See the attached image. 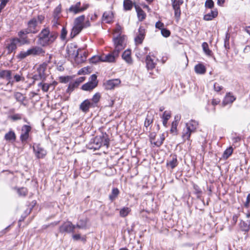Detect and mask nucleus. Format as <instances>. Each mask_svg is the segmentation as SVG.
Returning <instances> with one entry per match:
<instances>
[{
	"label": "nucleus",
	"mask_w": 250,
	"mask_h": 250,
	"mask_svg": "<svg viewBox=\"0 0 250 250\" xmlns=\"http://www.w3.org/2000/svg\"><path fill=\"white\" fill-rule=\"evenodd\" d=\"M58 36L57 32L50 31L49 27H45L38 34L37 43L42 47H46L53 43Z\"/></svg>",
	"instance_id": "f257e3e1"
},
{
	"label": "nucleus",
	"mask_w": 250,
	"mask_h": 250,
	"mask_svg": "<svg viewBox=\"0 0 250 250\" xmlns=\"http://www.w3.org/2000/svg\"><path fill=\"white\" fill-rule=\"evenodd\" d=\"M109 145L108 135L105 132H101L91 139L87 146V148L90 149L98 150L102 146H105L107 148Z\"/></svg>",
	"instance_id": "f03ea898"
},
{
	"label": "nucleus",
	"mask_w": 250,
	"mask_h": 250,
	"mask_svg": "<svg viewBox=\"0 0 250 250\" xmlns=\"http://www.w3.org/2000/svg\"><path fill=\"white\" fill-rule=\"evenodd\" d=\"M77 48L76 45L70 44L67 47V53L69 56L74 58L75 61L77 63H82L86 60V58L85 56H79V51L81 49H77Z\"/></svg>",
	"instance_id": "7ed1b4c3"
},
{
	"label": "nucleus",
	"mask_w": 250,
	"mask_h": 250,
	"mask_svg": "<svg viewBox=\"0 0 250 250\" xmlns=\"http://www.w3.org/2000/svg\"><path fill=\"white\" fill-rule=\"evenodd\" d=\"M85 20V16L84 15L77 17L74 21V26L72 28L70 33V37L74 38L78 35L83 30V25Z\"/></svg>",
	"instance_id": "20e7f679"
},
{
	"label": "nucleus",
	"mask_w": 250,
	"mask_h": 250,
	"mask_svg": "<svg viewBox=\"0 0 250 250\" xmlns=\"http://www.w3.org/2000/svg\"><path fill=\"white\" fill-rule=\"evenodd\" d=\"M198 125V123L193 120H190L186 124V130H184L182 137L184 140H189L191 134L194 132Z\"/></svg>",
	"instance_id": "39448f33"
},
{
	"label": "nucleus",
	"mask_w": 250,
	"mask_h": 250,
	"mask_svg": "<svg viewBox=\"0 0 250 250\" xmlns=\"http://www.w3.org/2000/svg\"><path fill=\"white\" fill-rule=\"evenodd\" d=\"M19 45H20V40L18 37H13L10 38L5 45V48L7 50V54L9 55L13 53V56L15 54Z\"/></svg>",
	"instance_id": "423d86ee"
},
{
	"label": "nucleus",
	"mask_w": 250,
	"mask_h": 250,
	"mask_svg": "<svg viewBox=\"0 0 250 250\" xmlns=\"http://www.w3.org/2000/svg\"><path fill=\"white\" fill-rule=\"evenodd\" d=\"M75 229V225L70 221H66L60 226L59 230L61 233L65 234L73 233Z\"/></svg>",
	"instance_id": "0eeeda50"
},
{
	"label": "nucleus",
	"mask_w": 250,
	"mask_h": 250,
	"mask_svg": "<svg viewBox=\"0 0 250 250\" xmlns=\"http://www.w3.org/2000/svg\"><path fill=\"white\" fill-rule=\"evenodd\" d=\"M32 127L29 125H24L21 128V133L20 137V141L22 144H25L29 138V133L31 132Z\"/></svg>",
	"instance_id": "6e6552de"
},
{
	"label": "nucleus",
	"mask_w": 250,
	"mask_h": 250,
	"mask_svg": "<svg viewBox=\"0 0 250 250\" xmlns=\"http://www.w3.org/2000/svg\"><path fill=\"white\" fill-rule=\"evenodd\" d=\"M33 149L35 155L38 159H43L47 154L46 151L41 146L40 144L34 143Z\"/></svg>",
	"instance_id": "1a4fd4ad"
},
{
	"label": "nucleus",
	"mask_w": 250,
	"mask_h": 250,
	"mask_svg": "<svg viewBox=\"0 0 250 250\" xmlns=\"http://www.w3.org/2000/svg\"><path fill=\"white\" fill-rule=\"evenodd\" d=\"M121 82L119 79H111L105 81L103 83V86L105 90H112L118 86Z\"/></svg>",
	"instance_id": "9d476101"
},
{
	"label": "nucleus",
	"mask_w": 250,
	"mask_h": 250,
	"mask_svg": "<svg viewBox=\"0 0 250 250\" xmlns=\"http://www.w3.org/2000/svg\"><path fill=\"white\" fill-rule=\"evenodd\" d=\"M29 34L31 33L26 28L22 29L18 33L20 45L27 44L29 43V41L26 36V35Z\"/></svg>",
	"instance_id": "9b49d317"
},
{
	"label": "nucleus",
	"mask_w": 250,
	"mask_h": 250,
	"mask_svg": "<svg viewBox=\"0 0 250 250\" xmlns=\"http://www.w3.org/2000/svg\"><path fill=\"white\" fill-rule=\"evenodd\" d=\"M27 27L26 29L31 34H36L39 29H37V19L34 17L30 19L27 23Z\"/></svg>",
	"instance_id": "f8f14e48"
},
{
	"label": "nucleus",
	"mask_w": 250,
	"mask_h": 250,
	"mask_svg": "<svg viewBox=\"0 0 250 250\" xmlns=\"http://www.w3.org/2000/svg\"><path fill=\"white\" fill-rule=\"evenodd\" d=\"M120 53L116 51L113 50L105 56H103V62H113L115 61L116 59L119 56Z\"/></svg>",
	"instance_id": "ddd939ff"
},
{
	"label": "nucleus",
	"mask_w": 250,
	"mask_h": 250,
	"mask_svg": "<svg viewBox=\"0 0 250 250\" xmlns=\"http://www.w3.org/2000/svg\"><path fill=\"white\" fill-rule=\"evenodd\" d=\"M124 40V37L121 35H119L114 39V43L115 46L114 50L119 53H120V52L124 48V46L123 45Z\"/></svg>",
	"instance_id": "4468645a"
},
{
	"label": "nucleus",
	"mask_w": 250,
	"mask_h": 250,
	"mask_svg": "<svg viewBox=\"0 0 250 250\" xmlns=\"http://www.w3.org/2000/svg\"><path fill=\"white\" fill-rule=\"evenodd\" d=\"M0 79H6L9 84H13L14 81H12V72L9 70H0Z\"/></svg>",
	"instance_id": "2eb2a0df"
},
{
	"label": "nucleus",
	"mask_w": 250,
	"mask_h": 250,
	"mask_svg": "<svg viewBox=\"0 0 250 250\" xmlns=\"http://www.w3.org/2000/svg\"><path fill=\"white\" fill-rule=\"evenodd\" d=\"M90 107H94V104L91 103L90 100L86 99L81 104L79 109L83 113H86Z\"/></svg>",
	"instance_id": "dca6fc26"
},
{
	"label": "nucleus",
	"mask_w": 250,
	"mask_h": 250,
	"mask_svg": "<svg viewBox=\"0 0 250 250\" xmlns=\"http://www.w3.org/2000/svg\"><path fill=\"white\" fill-rule=\"evenodd\" d=\"M81 2H77L75 4L71 5L68 9H66V12L76 15L81 13L80 6Z\"/></svg>",
	"instance_id": "f3484780"
},
{
	"label": "nucleus",
	"mask_w": 250,
	"mask_h": 250,
	"mask_svg": "<svg viewBox=\"0 0 250 250\" xmlns=\"http://www.w3.org/2000/svg\"><path fill=\"white\" fill-rule=\"evenodd\" d=\"M145 37V29L143 26H140L138 29V34L135 38L136 43H142Z\"/></svg>",
	"instance_id": "a211bd4d"
},
{
	"label": "nucleus",
	"mask_w": 250,
	"mask_h": 250,
	"mask_svg": "<svg viewBox=\"0 0 250 250\" xmlns=\"http://www.w3.org/2000/svg\"><path fill=\"white\" fill-rule=\"evenodd\" d=\"M30 55L37 56L43 55L45 53L44 50L41 47L34 46L28 49Z\"/></svg>",
	"instance_id": "6ab92c4d"
},
{
	"label": "nucleus",
	"mask_w": 250,
	"mask_h": 250,
	"mask_svg": "<svg viewBox=\"0 0 250 250\" xmlns=\"http://www.w3.org/2000/svg\"><path fill=\"white\" fill-rule=\"evenodd\" d=\"M178 165V160L176 155H173L169 160H167L166 166L167 167H170L171 169H174Z\"/></svg>",
	"instance_id": "aec40b11"
},
{
	"label": "nucleus",
	"mask_w": 250,
	"mask_h": 250,
	"mask_svg": "<svg viewBox=\"0 0 250 250\" xmlns=\"http://www.w3.org/2000/svg\"><path fill=\"white\" fill-rule=\"evenodd\" d=\"M98 85V82H88L82 86V89L84 91H91Z\"/></svg>",
	"instance_id": "412c9836"
},
{
	"label": "nucleus",
	"mask_w": 250,
	"mask_h": 250,
	"mask_svg": "<svg viewBox=\"0 0 250 250\" xmlns=\"http://www.w3.org/2000/svg\"><path fill=\"white\" fill-rule=\"evenodd\" d=\"M4 138L6 141L12 143L15 142L16 140V135L14 131L10 130L5 134Z\"/></svg>",
	"instance_id": "4be33fe9"
},
{
	"label": "nucleus",
	"mask_w": 250,
	"mask_h": 250,
	"mask_svg": "<svg viewBox=\"0 0 250 250\" xmlns=\"http://www.w3.org/2000/svg\"><path fill=\"white\" fill-rule=\"evenodd\" d=\"M47 68V64L45 63H43L40 64L37 69V73L39 74L40 76L43 78V80H45L46 76L45 75V71Z\"/></svg>",
	"instance_id": "5701e85b"
},
{
	"label": "nucleus",
	"mask_w": 250,
	"mask_h": 250,
	"mask_svg": "<svg viewBox=\"0 0 250 250\" xmlns=\"http://www.w3.org/2000/svg\"><path fill=\"white\" fill-rule=\"evenodd\" d=\"M138 20L139 21H143L144 20L146 19V14L145 12L142 9V8L138 5H134Z\"/></svg>",
	"instance_id": "b1692460"
},
{
	"label": "nucleus",
	"mask_w": 250,
	"mask_h": 250,
	"mask_svg": "<svg viewBox=\"0 0 250 250\" xmlns=\"http://www.w3.org/2000/svg\"><path fill=\"white\" fill-rule=\"evenodd\" d=\"M218 15V11L216 9L211 10L210 12L204 16L203 19L205 21H209L213 20Z\"/></svg>",
	"instance_id": "393cba45"
},
{
	"label": "nucleus",
	"mask_w": 250,
	"mask_h": 250,
	"mask_svg": "<svg viewBox=\"0 0 250 250\" xmlns=\"http://www.w3.org/2000/svg\"><path fill=\"white\" fill-rule=\"evenodd\" d=\"M122 58L128 64H132L131 52L129 49L125 50L122 54Z\"/></svg>",
	"instance_id": "a878e982"
},
{
	"label": "nucleus",
	"mask_w": 250,
	"mask_h": 250,
	"mask_svg": "<svg viewBox=\"0 0 250 250\" xmlns=\"http://www.w3.org/2000/svg\"><path fill=\"white\" fill-rule=\"evenodd\" d=\"M113 18V15L112 12H105L103 15L102 20L108 23L112 21Z\"/></svg>",
	"instance_id": "bb28decb"
},
{
	"label": "nucleus",
	"mask_w": 250,
	"mask_h": 250,
	"mask_svg": "<svg viewBox=\"0 0 250 250\" xmlns=\"http://www.w3.org/2000/svg\"><path fill=\"white\" fill-rule=\"evenodd\" d=\"M146 67L148 69H152L155 68L156 63L154 62L153 60L149 55L146 56Z\"/></svg>",
	"instance_id": "cd10ccee"
},
{
	"label": "nucleus",
	"mask_w": 250,
	"mask_h": 250,
	"mask_svg": "<svg viewBox=\"0 0 250 250\" xmlns=\"http://www.w3.org/2000/svg\"><path fill=\"white\" fill-rule=\"evenodd\" d=\"M236 100V97L230 92L227 93L224 103L225 104L232 103Z\"/></svg>",
	"instance_id": "c85d7f7f"
},
{
	"label": "nucleus",
	"mask_w": 250,
	"mask_h": 250,
	"mask_svg": "<svg viewBox=\"0 0 250 250\" xmlns=\"http://www.w3.org/2000/svg\"><path fill=\"white\" fill-rule=\"evenodd\" d=\"M14 97L18 102L21 104L25 105L23 102L26 97L22 93L19 92H15L14 93Z\"/></svg>",
	"instance_id": "c756f323"
},
{
	"label": "nucleus",
	"mask_w": 250,
	"mask_h": 250,
	"mask_svg": "<svg viewBox=\"0 0 250 250\" xmlns=\"http://www.w3.org/2000/svg\"><path fill=\"white\" fill-rule=\"evenodd\" d=\"M195 71L197 74H204L206 73V68L202 63H198L195 66Z\"/></svg>",
	"instance_id": "7c9ffc66"
},
{
	"label": "nucleus",
	"mask_w": 250,
	"mask_h": 250,
	"mask_svg": "<svg viewBox=\"0 0 250 250\" xmlns=\"http://www.w3.org/2000/svg\"><path fill=\"white\" fill-rule=\"evenodd\" d=\"M62 12V5L60 4L54 10L53 13V19L60 20Z\"/></svg>",
	"instance_id": "2f4dec72"
},
{
	"label": "nucleus",
	"mask_w": 250,
	"mask_h": 250,
	"mask_svg": "<svg viewBox=\"0 0 250 250\" xmlns=\"http://www.w3.org/2000/svg\"><path fill=\"white\" fill-rule=\"evenodd\" d=\"M240 228L242 231L245 232H248L250 229V221L248 222H245L243 220L240 221Z\"/></svg>",
	"instance_id": "473e14b6"
},
{
	"label": "nucleus",
	"mask_w": 250,
	"mask_h": 250,
	"mask_svg": "<svg viewBox=\"0 0 250 250\" xmlns=\"http://www.w3.org/2000/svg\"><path fill=\"white\" fill-rule=\"evenodd\" d=\"M120 191L118 188H114L112 189L111 193L109 195L110 200L112 202L115 200L119 194Z\"/></svg>",
	"instance_id": "72a5a7b5"
},
{
	"label": "nucleus",
	"mask_w": 250,
	"mask_h": 250,
	"mask_svg": "<svg viewBox=\"0 0 250 250\" xmlns=\"http://www.w3.org/2000/svg\"><path fill=\"white\" fill-rule=\"evenodd\" d=\"M131 210L130 208L128 207H123L120 210V216L122 217H125L128 215Z\"/></svg>",
	"instance_id": "f704fd0d"
},
{
	"label": "nucleus",
	"mask_w": 250,
	"mask_h": 250,
	"mask_svg": "<svg viewBox=\"0 0 250 250\" xmlns=\"http://www.w3.org/2000/svg\"><path fill=\"white\" fill-rule=\"evenodd\" d=\"M133 4L131 0H124L123 2L124 8L125 11L130 10Z\"/></svg>",
	"instance_id": "c9c22d12"
},
{
	"label": "nucleus",
	"mask_w": 250,
	"mask_h": 250,
	"mask_svg": "<svg viewBox=\"0 0 250 250\" xmlns=\"http://www.w3.org/2000/svg\"><path fill=\"white\" fill-rule=\"evenodd\" d=\"M153 121V115L151 113H148L145 122V126L146 128L152 123Z\"/></svg>",
	"instance_id": "e433bc0d"
},
{
	"label": "nucleus",
	"mask_w": 250,
	"mask_h": 250,
	"mask_svg": "<svg viewBox=\"0 0 250 250\" xmlns=\"http://www.w3.org/2000/svg\"><path fill=\"white\" fill-rule=\"evenodd\" d=\"M231 139L233 144L239 143L241 140L240 135L237 134L236 133L234 132L231 134Z\"/></svg>",
	"instance_id": "4c0bfd02"
},
{
	"label": "nucleus",
	"mask_w": 250,
	"mask_h": 250,
	"mask_svg": "<svg viewBox=\"0 0 250 250\" xmlns=\"http://www.w3.org/2000/svg\"><path fill=\"white\" fill-rule=\"evenodd\" d=\"M229 39H230V34L227 32L226 33L225 38L224 39V47L225 49L228 51L229 49Z\"/></svg>",
	"instance_id": "58836bf2"
},
{
	"label": "nucleus",
	"mask_w": 250,
	"mask_h": 250,
	"mask_svg": "<svg viewBox=\"0 0 250 250\" xmlns=\"http://www.w3.org/2000/svg\"><path fill=\"white\" fill-rule=\"evenodd\" d=\"M39 87H41L42 90L43 92H47L49 89V87L52 85L51 83H42L40 82L38 84Z\"/></svg>",
	"instance_id": "ea45409f"
},
{
	"label": "nucleus",
	"mask_w": 250,
	"mask_h": 250,
	"mask_svg": "<svg viewBox=\"0 0 250 250\" xmlns=\"http://www.w3.org/2000/svg\"><path fill=\"white\" fill-rule=\"evenodd\" d=\"M202 47L206 54L208 56L211 55L212 51L209 49L208 44L206 42L202 43Z\"/></svg>",
	"instance_id": "a19ab883"
},
{
	"label": "nucleus",
	"mask_w": 250,
	"mask_h": 250,
	"mask_svg": "<svg viewBox=\"0 0 250 250\" xmlns=\"http://www.w3.org/2000/svg\"><path fill=\"white\" fill-rule=\"evenodd\" d=\"M233 148L231 146H229L227 148L223 154V157L224 159H228L232 153Z\"/></svg>",
	"instance_id": "79ce46f5"
},
{
	"label": "nucleus",
	"mask_w": 250,
	"mask_h": 250,
	"mask_svg": "<svg viewBox=\"0 0 250 250\" xmlns=\"http://www.w3.org/2000/svg\"><path fill=\"white\" fill-rule=\"evenodd\" d=\"M103 56H94L91 58L90 59V62L93 64H96L99 62H102Z\"/></svg>",
	"instance_id": "37998d69"
},
{
	"label": "nucleus",
	"mask_w": 250,
	"mask_h": 250,
	"mask_svg": "<svg viewBox=\"0 0 250 250\" xmlns=\"http://www.w3.org/2000/svg\"><path fill=\"white\" fill-rule=\"evenodd\" d=\"M28 56H30L28 49L26 51H21L17 56V57L20 60H23Z\"/></svg>",
	"instance_id": "c03bdc74"
},
{
	"label": "nucleus",
	"mask_w": 250,
	"mask_h": 250,
	"mask_svg": "<svg viewBox=\"0 0 250 250\" xmlns=\"http://www.w3.org/2000/svg\"><path fill=\"white\" fill-rule=\"evenodd\" d=\"M100 98H101V95L99 93H96L93 95V96L91 99V100L92 101L91 103L94 104V107L96 106V104L98 103V102L99 101Z\"/></svg>",
	"instance_id": "a18cd8bd"
},
{
	"label": "nucleus",
	"mask_w": 250,
	"mask_h": 250,
	"mask_svg": "<svg viewBox=\"0 0 250 250\" xmlns=\"http://www.w3.org/2000/svg\"><path fill=\"white\" fill-rule=\"evenodd\" d=\"M79 85H78V83H76L75 82H74L73 83H70L69 84V85L68 86L67 89L66 91L67 92H71L74 90V89L77 87Z\"/></svg>",
	"instance_id": "49530a36"
},
{
	"label": "nucleus",
	"mask_w": 250,
	"mask_h": 250,
	"mask_svg": "<svg viewBox=\"0 0 250 250\" xmlns=\"http://www.w3.org/2000/svg\"><path fill=\"white\" fill-rule=\"evenodd\" d=\"M165 139V137L164 134H162L160 136V139H158L157 141L154 143L155 146L158 147L161 146L163 143Z\"/></svg>",
	"instance_id": "de8ad7c7"
},
{
	"label": "nucleus",
	"mask_w": 250,
	"mask_h": 250,
	"mask_svg": "<svg viewBox=\"0 0 250 250\" xmlns=\"http://www.w3.org/2000/svg\"><path fill=\"white\" fill-rule=\"evenodd\" d=\"M59 79L61 83H66L69 82L70 80H71L72 77L70 76H61L60 77Z\"/></svg>",
	"instance_id": "09e8293b"
},
{
	"label": "nucleus",
	"mask_w": 250,
	"mask_h": 250,
	"mask_svg": "<svg viewBox=\"0 0 250 250\" xmlns=\"http://www.w3.org/2000/svg\"><path fill=\"white\" fill-rule=\"evenodd\" d=\"M161 32L162 35L165 38L168 37L170 35V31L167 28L162 29Z\"/></svg>",
	"instance_id": "8fccbe9b"
},
{
	"label": "nucleus",
	"mask_w": 250,
	"mask_h": 250,
	"mask_svg": "<svg viewBox=\"0 0 250 250\" xmlns=\"http://www.w3.org/2000/svg\"><path fill=\"white\" fill-rule=\"evenodd\" d=\"M214 3L212 0H206L205 6L206 8L211 9L214 7Z\"/></svg>",
	"instance_id": "3c124183"
},
{
	"label": "nucleus",
	"mask_w": 250,
	"mask_h": 250,
	"mask_svg": "<svg viewBox=\"0 0 250 250\" xmlns=\"http://www.w3.org/2000/svg\"><path fill=\"white\" fill-rule=\"evenodd\" d=\"M32 79L33 80V83H34L37 81H41L42 82L45 81L43 80V78H42V77L38 73H36L33 76Z\"/></svg>",
	"instance_id": "603ef678"
},
{
	"label": "nucleus",
	"mask_w": 250,
	"mask_h": 250,
	"mask_svg": "<svg viewBox=\"0 0 250 250\" xmlns=\"http://www.w3.org/2000/svg\"><path fill=\"white\" fill-rule=\"evenodd\" d=\"M18 193L20 196H25L27 194V190L26 188H21L18 189Z\"/></svg>",
	"instance_id": "864d4df0"
},
{
	"label": "nucleus",
	"mask_w": 250,
	"mask_h": 250,
	"mask_svg": "<svg viewBox=\"0 0 250 250\" xmlns=\"http://www.w3.org/2000/svg\"><path fill=\"white\" fill-rule=\"evenodd\" d=\"M67 33V31L65 27H63L61 30V33L60 38L62 40H64L66 38V36Z\"/></svg>",
	"instance_id": "5fc2aeb1"
},
{
	"label": "nucleus",
	"mask_w": 250,
	"mask_h": 250,
	"mask_svg": "<svg viewBox=\"0 0 250 250\" xmlns=\"http://www.w3.org/2000/svg\"><path fill=\"white\" fill-rule=\"evenodd\" d=\"M78 223L80 224L79 229H84L86 227L87 221L85 219H81Z\"/></svg>",
	"instance_id": "6e6d98bb"
},
{
	"label": "nucleus",
	"mask_w": 250,
	"mask_h": 250,
	"mask_svg": "<svg viewBox=\"0 0 250 250\" xmlns=\"http://www.w3.org/2000/svg\"><path fill=\"white\" fill-rule=\"evenodd\" d=\"M171 117V113L170 111H165L162 116V119L168 120Z\"/></svg>",
	"instance_id": "4d7b16f0"
},
{
	"label": "nucleus",
	"mask_w": 250,
	"mask_h": 250,
	"mask_svg": "<svg viewBox=\"0 0 250 250\" xmlns=\"http://www.w3.org/2000/svg\"><path fill=\"white\" fill-rule=\"evenodd\" d=\"M178 125V123H176V121H173L171 124V127L170 129V132L171 133H175L177 131V126Z\"/></svg>",
	"instance_id": "13d9d810"
},
{
	"label": "nucleus",
	"mask_w": 250,
	"mask_h": 250,
	"mask_svg": "<svg viewBox=\"0 0 250 250\" xmlns=\"http://www.w3.org/2000/svg\"><path fill=\"white\" fill-rule=\"evenodd\" d=\"M244 208H247L250 207V193H249L247 195L246 201L244 203Z\"/></svg>",
	"instance_id": "bf43d9fd"
},
{
	"label": "nucleus",
	"mask_w": 250,
	"mask_h": 250,
	"mask_svg": "<svg viewBox=\"0 0 250 250\" xmlns=\"http://www.w3.org/2000/svg\"><path fill=\"white\" fill-rule=\"evenodd\" d=\"M193 188L195 190V193L197 195V198H199L200 194L202 193L201 190L197 185H194Z\"/></svg>",
	"instance_id": "052dcab7"
},
{
	"label": "nucleus",
	"mask_w": 250,
	"mask_h": 250,
	"mask_svg": "<svg viewBox=\"0 0 250 250\" xmlns=\"http://www.w3.org/2000/svg\"><path fill=\"white\" fill-rule=\"evenodd\" d=\"M174 10V16H175V18L177 19V20L179 21V20L180 18L181 14V10H180V9H175Z\"/></svg>",
	"instance_id": "680f3d73"
},
{
	"label": "nucleus",
	"mask_w": 250,
	"mask_h": 250,
	"mask_svg": "<svg viewBox=\"0 0 250 250\" xmlns=\"http://www.w3.org/2000/svg\"><path fill=\"white\" fill-rule=\"evenodd\" d=\"M223 89V86L221 85H220L219 83H214V89L215 91L217 92H219L221 91Z\"/></svg>",
	"instance_id": "e2e57ef3"
},
{
	"label": "nucleus",
	"mask_w": 250,
	"mask_h": 250,
	"mask_svg": "<svg viewBox=\"0 0 250 250\" xmlns=\"http://www.w3.org/2000/svg\"><path fill=\"white\" fill-rule=\"evenodd\" d=\"M89 7V4L88 3H83L82 6H80V9L81 13L87 10Z\"/></svg>",
	"instance_id": "0e129e2a"
},
{
	"label": "nucleus",
	"mask_w": 250,
	"mask_h": 250,
	"mask_svg": "<svg viewBox=\"0 0 250 250\" xmlns=\"http://www.w3.org/2000/svg\"><path fill=\"white\" fill-rule=\"evenodd\" d=\"M239 217V215L237 214H235L233 215L231 223L232 225H235L237 222L238 218Z\"/></svg>",
	"instance_id": "69168bd1"
},
{
	"label": "nucleus",
	"mask_w": 250,
	"mask_h": 250,
	"mask_svg": "<svg viewBox=\"0 0 250 250\" xmlns=\"http://www.w3.org/2000/svg\"><path fill=\"white\" fill-rule=\"evenodd\" d=\"M11 118L13 121H17L21 119V115L20 114H16L11 116Z\"/></svg>",
	"instance_id": "338daca9"
},
{
	"label": "nucleus",
	"mask_w": 250,
	"mask_h": 250,
	"mask_svg": "<svg viewBox=\"0 0 250 250\" xmlns=\"http://www.w3.org/2000/svg\"><path fill=\"white\" fill-rule=\"evenodd\" d=\"M155 27L156 28H158L161 30L162 29L164 28V24L163 22H162L160 21H158L156 22V23L155 24Z\"/></svg>",
	"instance_id": "774afa93"
}]
</instances>
